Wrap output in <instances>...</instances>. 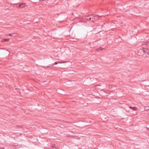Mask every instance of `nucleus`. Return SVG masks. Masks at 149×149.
I'll use <instances>...</instances> for the list:
<instances>
[{
  "instance_id": "f257e3e1",
  "label": "nucleus",
  "mask_w": 149,
  "mask_h": 149,
  "mask_svg": "<svg viewBox=\"0 0 149 149\" xmlns=\"http://www.w3.org/2000/svg\"><path fill=\"white\" fill-rule=\"evenodd\" d=\"M143 52L145 54L149 55V50L146 48H143L142 49H140L139 50V52Z\"/></svg>"
},
{
  "instance_id": "f03ea898",
  "label": "nucleus",
  "mask_w": 149,
  "mask_h": 149,
  "mask_svg": "<svg viewBox=\"0 0 149 149\" xmlns=\"http://www.w3.org/2000/svg\"><path fill=\"white\" fill-rule=\"evenodd\" d=\"M25 6V3H23L20 4H19L18 6H17V7L23 8Z\"/></svg>"
},
{
  "instance_id": "7ed1b4c3",
  "label": "nucleus",
  "mask_w": 149,
  "mask_h": 149,
  "mask_svg": "<svg viewBox=\"0 0 149 149\" xmlns=\"http://www.w3.org/2000/svg\"><path fill=\"white\" fill-rule=\"evenodd\" d=\"M129 107L132 110H137L138 109L137 107Z\"/></svg>"
},
{
  "instance_id": "20e7f679",
  "label": "nucleus",
  "mask_w": 149,
  "mask_h": 149,
  "mask_svg": "<svg viewBox=\"0 0 149 149\" xmlns=\"http://www.w3.org/2000/svg\"><path fill=\"white\" fill-rule=\"evenodd\" d=\"M8 36L13 37L16 36L15 35V34L14 33L9 34H8Z\"/></svg>"
},
{
  "instance_id": "39448f33",
  "label": "nucleus",
  "mask_w": 149,
  "mask_h": 149,
  "mask_svg": "<svg viewBox=\"0 0 149 149\" xmlns=\"http://www.w3.org/2000/svg\"><path fill=\"white\" fill-rule=\"evenodd\" d=\"M98 16H99L98 15L97 16L96 15H94L93 17V19H95V20L97 19L98 18ZM99 17H101V16H99Z\"/></svg>"
},
{
  "instance_id": "423d86ee",
  "label": "nucleus",
  "mask_w": 149,
  "mask_h": 149,
  "mask_svg": "<svg viewBox=\"0 0 149 149\" xmlns=\"http://www.w3.org/2000/svg\"><path fill=\"white\" fill-rule=\"evenodd\" d=\"M144 109L145 110H149V107L146 106L144 107Z\"/></svg>"
},
{
  "instance_id": "0eeeda50",
  "label": "nucleus",
  "mask_w": 149,
  "mask_h": 149,
  "mask_svg": "<svg viewBox=\"0 0 149 149\" xmlns=\"http://www.w3.org/2000/svg\"><path fill=\"white\" fill-rule=\"evenodd\" d=\"M52 148H51V149H57V148L56 147L55 145L53 146H52Z\"/></svg>"
},
{
  "instance_id": "6e6552de",
  "label": "nucleus",
  "mask_w": 149,
  "mask_h": 149,
  "mask_svg": "<svg viewBox=\"0 0 149 149\" xmlns=\"http://www.w3.org/2000/svg\"><path fill=\"white\" fill-rule=\"evenodd\" d=\"M9 40V39H4L2 41V42H3L5 41H8Z\"/></svg>"
},
{
  "instance_id": "1a4fd4ad",
  "label": "nucleus",
  "mask_w": 149,
  "mask_h": 149,
  "mask_svg": "<svg viewBox=\"0 0 149 149\" xmlns=\"http://www.w3.org/2000/svg\"><path fill=\"white\" fill-rule=\"evenodd\" d=\"M103 48H102L101 47H100L99 48L97 49L98 51H100L101 50L103 49Z\"/></svg>"
},
{
  "instance_id": "9d476101",
  "label": "nucleus",
  "mask_w": 149,
  "mask_h": 149,
  "mask_svg": "<svg viewBox=\"0 0 149 149\" xmlns=\"http://www.w3.org/2000/svg\"><path fill=\"white\" fill-rule=\"evenodd\" d=\"M66 61H58V63H66Z\"/></svg>"
},
{
  "instance_id": "9b49d317",
  "label": "nucleus",
  "mask_w": 149,
  "mask_h": 149,
  "mask_svg": "<svg viewBox=\"0 0 149 149\" xmlns=\"http://www.w3.org/2000/svg\"><path fill=\"white\" fill-rule=\"evenodd\" d=\"M92 19V21H92V22H93V21H93V17H92V18L90 17V18H89V20H91V19Z\"/></svg>"
},
{
  "instance_id": "f8f14e48",
  "label": "nucleus",
  "mask_w": 149,
  "mask_h": 149,
  "mask_svg": "<svg viewBox=\"0 0 149 149\" xmlns=\"http://www.w3.org/2000/svg\"><path fill=\"white\" fill-rule=\"evenodd\" d=\"M58 63V62H55L53 64V65H52V66H53L54 65L57 64Z\"/></svg>"
},
{
  "instance_id": "ddd939ff",
  "label": "nucleus",
  "mask_w": 149,
  "mask_h": 149,
  "mask_svg": "<svg viewBox=\"0 0 149 149\" xmlns=\"http://www.w3.org/2000/svg\"><path fill=\"white\" fill-rule=\"evenodd\" d=\"M104 93H109V91H104Z\"/></svg>"
},
{
  "instance_id": "4468645a",
  "label": "nucleus",
  "mask_w": 149,
  "mask_h": 149,
  "mask_svg": "<svg viewBox=\"0 0 149 149\" xmlns=\"http://www.w3.org/2000/svg\"><path fill=\"white\" fill-rule=\"evenodd\" d=\"M0 149H5L3 148L2 147L0 148Z\"/></svg>"
},
{
  "instance_id": "2eb2a0df",
  "label": "nucleus",
  "mask_w": 149,
  "mask_h": 149,
  "mask_svg": "<svg viewBox=\"0 0 149 149\" xmlns=\"http://www.w3.org/2000/svg\"><path fill=\"white\" fill-rule=\"evenodd\" d=\"M40 0L41 1H45V0Z\"/></svg>"
},
{
  "instance_id": "dca6fc26",
  "label": "nucleus",
  "mask_w": 149,
  "mask_h": 149,
  "mask_svg": "<svg viewBox=\"0 0 149 149\" xmlns=\"http://www.w3.org/2000/svg\"><path fill=\"white\" fill-rule=\"evenodd\" d=\"M96 85L97 86H100V85L99 84V85L97 84V85Z\"/></svg>"
}]
</instances>
